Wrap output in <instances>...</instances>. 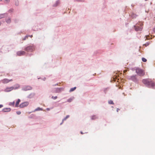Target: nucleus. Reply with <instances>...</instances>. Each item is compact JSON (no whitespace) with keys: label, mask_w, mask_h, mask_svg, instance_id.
Instances as JSON below:
<instances>
[{"label":"nucleus","mask_w":155,"mask_h":155,"mask_svg":"<svg viewBox=\"0 0 155 155\" xmlns=\"http://www.w3.org/2000/svg\"><path fill=\"white\" fill-rule=\"evenodd\" d=\"M142 82L143 84L149 88H153L155 86V83L154 81L150 79H143Z\"/></svg>","instance_id":"nucleus-1"},{"label":"nucleus","mask_w":155,"mask_h":155,"mask_svg":"<svg viewBox=\"0 0 155 155\" xmlns=\"http://www.w3.org/2000/svg\"><path fill=\"white\" fill-rule=\"evenodd\" d=\"M136 72L137 74L140 76H143L145 74L144 71L140 68H137L136 69Z\"/></svg>","instance_id":"nucleus-2"},{"label":"nucleus","mask_w":155,"mask_h":155,"mask_svg":"<svg viewBox=\"0 0 155 155\" xmlns=\"http://www.w3.org/2000/svg\"><path fill=\"white\" fill-rule=\"evenodd\" d=\"M24 50L27 52H32L35 50V47L34 46H29L25 47Z\"/></svg>","instance_id":"nucleus-3"},{"label":"nucleus","mask_w":155,"mask_h":155,"mask_svg":"<svg viewBox=\"0 0 155 155\" xmlns=\"http://www.w3.org/2000/svg\"><path fill=\"white\" fill-rule=\"evenodd\" d=\"M139 23V25L140 26V27L138 26L137 25L134 26L135 29L136 31H141L143 28V25L142 23L140 22Z\"/></svg>","instance_id":"nucleus-4"},{"label":"nucleus","mask_w":155,"mask_h":155,"mask_svg":"<svg viewBox=\"0 0 155 155\" xmlns=\"http://www.w3.org/2000/svg\"><path fill=\"white\" fill-rule=\"evenodd\" d=\"M28 104L29 103L28 102H25L21 104L19 106L20 108H23L27 106Z\"/></svg>","instance_id":"nucleus-5"},{"label":"nucleus","mask_w":155,"mask_h":155,"mask_svg":"<svg viewBox=\"0 0 155 155\" xmlns=\"http://www.w3.org/2000/svg\"><path fill=\"white\" fill-rule=\"evenodd\" d=\"M12 81V79L9 80L7 78H5L2 80L1 81V82L3 84H7L10 81Z\"/></svg>","instance_id":"nucleus-6"},{"label":"nucleus","mask_w":155,"mask_h":155,"mask_svg":"<svg viewBox=\"0 0 155 155\" xmlns=\"http://www.w3.org/2000/svg\"><path fill=\"white\" fill-rule=\"evenodd\" d=\"M26 54V52L23 51H19L17 52V55L19 56H21L22 55H25Z\"/></svg>","instance_id":"nucleus-7"},{"label":"nucleus","mask_w":155,"mask_h":155,"mask_svg":"<svg viewBox=\"0 0 155 155\" xmlns=\"http://www.w3.org/2000/svg\"><path fill=\"white\" fill-rule=\"evenodd\" d=\"M14 89V87H7L5 90V91L6 92L10 91Z\"/></svg>","instance_id":"nucleus-8"},{"label":"nucleus","mask_w":155,"mask_h":155,"mask_svg":"<svg viewBox=\"0 0 155 155\" xmlns=\"http://www.w3.org/2000/svg\"><path fill=\"white\" fill-rule=\"evenodd\" d=\"M32 87L30 86H25L23 88V90L25 91L29 90L32 89Z\"/></svg>","instance_id":"nucleus-9"},{"label":"nucleus","mask_w":155,"mask_h":155,"mask_svg":"<svg viewBox=\"0 0 155 155\" xmlns=\"http://www.w3.org/2000/svg\"><path fill=\"white\" fill-rule=\"evenodd\" d=\"M11 110V109L10 108H5L3 109L2 111L3 112H9Z\"/></svg>","instance_id":"nucleus-10"},{"label":"nucleus","mask_w":155,"mask_h":155,"mask_svg":"<svg viewBox=\"0 0 155 155\" xmlns=\"http://www.w3.org/2000/svg\"><path fill=\"white\" fill-rule=\"evenodd\" d=\"M6 15L5 13L0 14V19L5 18Z\"/></svg>","instance_id":"nucleus-11"},{"label":"nucleus","mask_w":155,"mask_h":155,"mask_svg":"<svg viewBox=\"0 0 155 155\" xmlns=\"http://www.w3.org/2000/svg\"><path fill=\"white\" fill-rule=\"evenodd\" d=\"M20 102V100L19 99H18L16 103V104L15 106L16 107H18V105L19 104V102Z\"/></svg>","instance_id":"nucleus-12"},{"label":"nucleus","mask_w":155,"mask_h":155,"mask_svg":"<svg viewBox=\"0 0 155 155\" xmlns=\"http://www.w3.org/2000/svg\"><path fill=\"white\" fill-rule=\"evenodd\" d=\"M6 22L8 23H9L11 22V19L10 18H8L6 20Z\"/></svg>","instance_id":"nucleus-13"},{"label":"nucleus","mask_w":155,"mask_h":155,"mask_svg":"<svg viewBox=\"0 0 155 155\" xmlns=\"http://www.w3.org/2000/svg\"><path fill=\"white\" fill-rule=\"evenodd\" d=\"M20 85L18 84H17L15 85V87H14V89H17L19 87Z\"/></svg>","instance_id":"nucleus-14"},{"label":"nucleus","mask_w":155,"mask_h":155,"mask_svg":"<svg viewBox=\"0 0 155 155\" xmlns=\"http://www.w3.org/2000/svg\"><path fill=\"white\" fill-rule=\"evenodd\" d=\"M62 89L61 88H57L56 90V92L59 93L61 91V90Z\"/></svg>","instance_id":"nucleus-15"},{"label":"nucleus","mask_w":155,"mask_h":155,"mask_svg":"<svg viewBox=\"0 0 155 155\" xmlns=\"http://www.w3.org/2000/svg\"><path fill=\"white\" fill-rule=\"evenodd\" d=\"M131 79L132 80L135 81L136 80L135 76H133L131 77Z\"/></svg>","instance_id":"nucleus-16"},{"label":"nucleus","mask_w":155,"mask_h":155,"mask_svg":"<svg viewBox=\"0 0 155 155\" xmlns=\"http://www.w3.org/2000/svg\"><path fill=\"white\" fill-rule=\"evenodd\" d=\"M69 115H67L65 118L63 119L62 120V122H63L67 118H69Z\"/></svg>","instance_id":"nucleus-17"},{"label":"nucleus","mask_w":155,"mask_h":155,"mask_svg":"<svg viewBox=\"0 0 155 155\" xmlns=\"http://www.w3.org/2000/svg\"><path fill=\"white\" fill-rule=\"evenodd\" d=\"M76 87H74L73 88H71L70 90V92H72V91H74V90H75L76 89Z\"/></svg>","instance_id":"nucleus-18"},{"label":"nucleus","mask_w":155,"mask_h":155,"mask_svg":"<svg viewBox=\"0 0 155 155\" xmlns=\"http://www.w3.org/2000/svg\"><path fill=\"white\" fill-rule=\"evenodd\" d=\"M146 38L147 39H149L150 38H151V36L149 35H146Z\"/></svg>","instance_id":"nucleus-19"},{"label":"nucleus","mask_w":155,"mask_h":155,"mask_svg":"<svg viewBox=\"0 0 155 155\" xmlns=\"http://www.w3.org/2000/svg\"><path fill=\"white\" fill-rule=\"evenodd\" d=\"M73 99V97H71L68 100V102H71Z\"/></svg>","instance_id":"nucleus-20"},{"label":"nucleus","mask_w":155,"mask_h":155,"mask_svg":"<svg viewBox=\"0 0 155 155\" xmlns=\"http://www.w3.org/2000/svg\"><path fill=\"white\" fill-rule=\"evenodd\" d=\"M42 109L40 107H38L35 110V111L42 110Z\"/></svg>","instance_id":"nucleus-21"},{"label":"nucleus","mask_w":155,"mask_h":155,"mask_svg":"<svg viewBox=\"0 0 155 155\" xmlns=\"http://www.w3.org/2000/svg\"><path fill=\"white\" fill-rule=\"evenodd\" d=\"M9 104L10 105H12V106H14V105L15 104V101H14L13 102L10 103Z\"/></svg>","instance_id":"nucleus-22"},{"label":"nucleus","mask_w":155,"mask_h":155,"mask_svg":"<svg viewBox=\"0 0 155 155\" xmlns=\"http://www.w3.org/2000/svg\"><path fill=\"white\" fill-rule=\"evenodd\" d=\"M108 103L110 104H114V103H113V101L111 100H110L109 101Z\"/></svg>","instance_id":"nucleus-23"},{"label":"nucleus","mask_w":155,"mask_h":155,"mask_svg":"<svg viewBox=\"0 0 155 155\" xmlns=\"http://www.w3.org/2000/svg\"><path fill=\"white\" fill-rule=\"evenodd\" d=\"M29 37L28 35H27L25 36L23 39V40H25L27 38H28V37Z\"/></svg>","instance_id":"nucleus-24"},{"label":"nucleus","mask_w":155,"mask_h":155,"mask_svg":"<svg viewBox=\"0 0 155 155\" xmlns=\"http://www.w3.org/2000/svg\"><path fill=\"white\" fill-rule=\"evenodd\" d=\"M142 61L144 62H146L147 61V59L145 58H142Z\"/></svg>","instance_id":"nucleus-25"},{"label":"nucleus","mask_w":155,"mask_h":155,"mask_svg":"<svg viewBox=\"0 0 155 155\" xmlns=\"http://www.w3.org/2000/svg\"><path fill=\"white\" fill-rule=\"evenodd\" d=\"M150 44V42H147L146 43H145V44H144V45L146 47H147V46H148V45H149Z\"/></svg>","instance_id":"nucleus-26"},{"label":"nucleus","mask_w":155,"mask_h":155,"mask_svg":"<svg viewBox=\"0 0 155 155\" xmlns=\"http://www.w3.org/2000/svg\"><path fill=\"white\" fill-rule=\"evenodd\" d=\"M15 5H18V0H16V1H15Z\"/></svg>","instance_id":"nucleus-27"},{"label":"nucleus","mask_w":155,"mask_h":155,"mask_svg":"<svg viewBox=\"0 0 155 155\" xmlns=\"http://www.w3.org/2000/svg\"><path fill=\"white\" fill-rule=\"evenodd\" d=\"M57 98V96H55V97H54V96H52V98L53 99H54V100H55Z\"/></svg>","instance_id":"nucleus-28"},{"label":"nucleus","mask_w":155,"mask_h":155,"mask_svg":"<svg viewBox=\"0 0 155 155\" xmlns=\"http://www.w3.org/2000/svg\"><path fill=\"white\" fill-rule=\"evenodd\" d=\"M16 113L18 114L19 115L21 114V112L20 111H17Z\"/></svg>","instance_id":"nucleus-29"},{"label":"nucleus","mask_w":155,"mask_h":155,"mask_svg":"<svg viewBox=\"0 0 155 155\" xmlns=\"http://www.w3.org/2000/svg\"><path fill=\"white\" fill-rule=\"evenodd\" d=\"M96 118V117L95 116H93L92 117V119H94Z\"/></svg>","instance_id":"nucleus-30"},{"label":"nucleus","mask_w":155,"mask_h":155,"mask_svg":"<svg viewBox=\"0 0 155 155\" xmlns=\"http://www.w3.org/2000/svg\"><path fill=\"white\" fill-rule=\"evenodd\" d=\"M7 2H10V0H5Z\"/></svg>","instance_id":"nucleus-31"},{"label":"nucleus","mask_w":155,"mask_h":155,"mask_svg":"<svg viewBox=\"0 0 155 155\" xmlns=\"http://www.w3.org/2000/svg\"><path fill=\"white\" fill-rule=\"evenodd\" d=\"M127 71V70H124V72L125 73Z\"/></svg>","instance_id":"nucleus-32"},{"label":"nucleus","mask_w":155,"mask_h":155,"mask_svg":"<svg viewBox=\"0 0 155 155\" xmlns=\"http://www.w3.org/2000/svg\"><path fill=\"white\" fill-rule=\"evenodd\" d=\"M119 110H120V109H118V108L117 109V112H118Z\"/></svg>","instance_id":"nucleus-33"},{"label":"nucleus","mask_w":155,"mask_h":155,"mask_svg":"<svg viewBox=\"0 0 155 155\" xmlns=\"http://www.w3.org/2000/svg\"><path fill=\"white\" fill-rule=\"evenodd\" d=\"M153 31L155 33V28H153Z\"/></svg>","instance_id":"nucleus-34"},{"label":"nucleus","mask_w":155,"mask_h":155,"mask_svg":"<svg viewBox=\"0 0 155 155\" xmlns=\"http://www.w3.org/2000/svg\"><path fill=\"white\" fill-rule=\"evenodd\" d=\"M29 36V37H30L31 38H32V35H28Z\"/></svg>","instance_id":"nucleus-35"},{"label":"nucleus","mask_w":155,"mask_h":155,"mask_svg":"<svg viewBox=\"0 0 155 155\" xmlns=\"http://www.w3.org/2000/svg\"><path fill=\"white\" fill-rule=\"evenodd\" d=\"M57 4H58L59 3V1H57L56 2Z\"/></svg>","instance_id":"nucleus-36"},{"label":"nucleus","mask_w":155,"mask_h":155,"mask_svg":"<svg viewBox=\"0 0 155 155\" xmlns=\"http://www.w3.org/2000/svg\"><path fill=\"white\" fill-rule=\"evenodd\" d=\"M2 106H3L2 105H0V108L2 107Z\"/></svg>","instance_id":"nucleus-37"},{"label":"nucleus","mask_w":155,"mask_h":155,"mask_svg":"<svg viewBox=\"0 0 155 155\" xmlns=\"http://www.w3.org/2000/svg\"><path fill=\"white\" fill-rule=\"evenodd\" d=\"M81 134H83L84 133L82 132V131H81Z\"/></svg>","instance_id":"nucleus-38"},{"label":"nucleus","mask_w":155,"mask_h":155,"mask_svg":"<svg viewBox=\"0 0 155 155\" xmlns=\"http://www.w3.org/2000/svg\"><path fill=\"white\" fill-rule=\"evenodd\" d=\"M2 1V0H0V1Z\"/></svg>","instance_id":"nucleus-39"}]
</instances>
